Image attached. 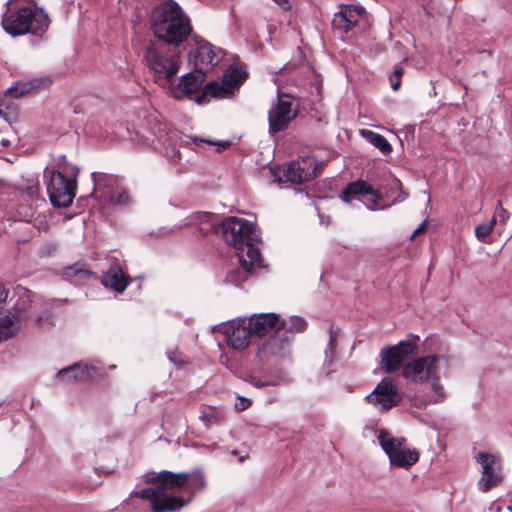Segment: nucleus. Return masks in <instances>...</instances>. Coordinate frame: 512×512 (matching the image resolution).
<instances>
[{
  "mask_svg": "<svg viewBox=\"0 0 512 512\" xmlns=\"http://www.w3.org/2000/svg\"><path fill=\"white\" fill-rule=\"evenodd\" d=\"M145 480L147 483L156 484V487L133 491L130 496L148 500L153 512H177L196 492L206 487L201 470L190 473L162 470L146 474Z\"/></svg>",
  "mask_w": 512,
  "mask_h": 512,
  "instance_id": "f257e3e1",
  "label": "nucleus"
},
{
  "mask_svg": "<svg viewBox=\"0 0 512 512\" xmlns=\"http://www.w3.org/2000/svg\"><path fill=\"white\" fill-rule=\"evenodd\" d=\"M223 240L233 246L241 267L245 273H252L261 267V254L257 246L259 234L256 227L246 219L228 217L221 223ZM247 278L242 271H232L227 275L226 281L241 285Z\"/></svg>",
  "mask_w": 512,
  "mask_h": 512,
  "instance_id": "f03ea898",
  "label": "nucleus"
},
{
  "mask_svg": "<svg viewBox=\"0 0 512 512\" xmlns=\"http://www.w3.org/2000/svg\"><path fill=\"white\" fill-rule=\"evenodd\" d=\"M149 25L154 37L176 48L185 43L193 28L189 17L174 0H162L151 11Z\"/></svg>",
  "mask_w": 512,
  "mask_h": 512,
  "instance_id": "7ed1b4c3",
  "label": "nucleus"
},
{
  "mask_svg": "<svg viewBox=\"0 0 512 512\" xmlns=\"http://www.w3.org/2000/svg\"><path fill=\"white\" fill-rule=\"evenodd\" d=\"M442 363H447L444 355H427L416 358L403 366L402 375L406 380L416 384H431L432 394L427 400L418 396L414 398L416 407L423 408L427 403H439L445 399V390L440 383L439 375Z\"/></svg>",
  "mask_w": 512,
  "mask_h": 512,
  "instance_id": "20e7f679",
  "label": "nucleus"
},
{
  "mask_svg": "<svg viewBox=\"0 0 512 512\" xmlns=\"http://www.w3.org/2000/svg\"><path fill=\"white\" fill-rule=\"evenodd\" d=\"M1 25L12 37L32 34L42 37L47 32L50 19L47 13L37 6L18 4L9 0L8 8L2 16Z\"/></svg>",
  "mask_w": 512,
  "mask_h": 512,
  "instance_id": "39448f33",
  "label": "nucleus"
},
{
  "mask_svg": "<svg viewBox=\"0 0 512 512\" xmlns=\"http://www.w3.org/2000/svg\"><path fill=\"white\" fill-rule=\"evenodd\" d=\"M169 46L158 40H150L144 47L145 65L162 87L170 84L180 69L179 56Z\"/></svg>",
  "mask_w": 512,
  "mask_h": 512,
  "instance_id": "423d86ee",
  "label": "nucleus"
},
{
  "mask_svg": "<svg viewBox=\"0 0 512 512\" xmlns=\"http://www.w3.org/2000/svg\"><path fill=\"white\" fill-rule=\"evenodd\" d=\"M377 439L380 446L388 455L391 465L410 468L419 460V452L410 448L403 437H394L385 430H379Z\"/></svg>",
  "mask_w": 512,
  "mask_h": 512,
  "instance_id": "0eeeda50",
  "label": "nucleus"
},
{
  "mask_svg": "<svg viewBox=\"0 0 512 512\" xmlns=\"http://www.w3.org/2000/svg\"><path fill=\"white\" fill-rule=\"evenodd\" d=\"M44 179L51 203L59 208L69 207L76 195V180L67 178L63 173L49 168L44 170Z\"/></svg>",
  "mask_w": 512,
  "mask_h": 512,
  "instance_id": "6e6552de",
  "label": "nucleus"
},
{
  "mask_svg": "<svg viewBox=\"0 0 512 512\" xmlns=\"http://www.w3.org/2000/svg\"><path fill=\"white\" fill-rule=\"evenodd\" d=\"M407 340L399 341L396 345L385 346L380 350V366L387 374L401 368L404 362L418 351L416 341L419 337L409 334Z\"/></svg>",
  "mask_w": 512,
  "mask_h": 512,
  "instance_id": "1a4fd4ad",
  "label": "nucleus"
},
{
  "mask_svg": "<svg viewBox=\"0 0 512 512\" xmlns=\"http://www.w3.org/2000/svg\"><path fill=\"white\" fill-rule=\"evenodd\" d=\"M298 113L294 99L289 94L278 95V100L268 112L269 132L278 133L286 129Z\"/></svg>",
  "mask_w": 512,
  "mask_h": 512,
  "instance_id": "9d476101",
  "label": "nucleus"
},
{
  "mask_svg": "<svg viewBox=\"0 0 512 512\" xmlns=\"http://www.w3.org/2000/svg\"><path fill=\"white\" fill-rule=\"evenodd\" d=\"M475 459L481 466V476L477 483L478 488L482 492H488L500 485L504 478L500 458L491 453L480 452Z\"/></svg>",
  "mask_w": 512,
  "mask_h": 512,
  "instance_id": "9b49d317",
  "label": "nucleus"
},
{
  "mask_svg": "<svg viewBox=\"0 0 512 512\" xmlns=\"http://www.w3.org/2000/svg\"><path fill=\"white\" fill-rule=\"evenodd\" d=\"M247 77V73L237 66H230L223 76L221 84L210 82L204 86L205 95L219 98H230Z\"/></svg>",
  "mask_w": 512,
  "mask_h": 512,
  "instance_id": "f8f14e48",
  "label": "nucleus"
},
{
  "mask_svg": "<svg viewBox=\"0 0 512 512\" xmlns=\"http://www.w3.org/2000/svg\"><path fill=\"white\" fill-rule=\"evenodd\" d=\"M219 331L224 334L227 345L236 350L247 348L253 336L247 318L232 320L219 328Z\"/></svg>",
  "mask_w": 512,
  "mask_h": 512,
  "instance_id": "ddd939ff",
  "label": "nucleus"
},
{
  "mask_svg": "<svg viewBox=\"0 0 512 512\" xmlns=\"http://www.w3.org/2000/svg\"><path fill=\"white\" fill-rule=\"evenodd\" d=\"M401 399L397 387L389 377L383 378L374 390L366 396V400L369 403L378 405L383 410H389L396 406Z\"/></svg>",
  "mask_w": 512,
  "mask_h": 512,
  "instance_id": "4468645a",
  "label": "nucleus"
},
{
  "mask_svg": "<svg viewBox=\"0 0 512 512\" xmlns=\"http://www.w3.org/2000/svg\"><path fill=\"white\" fill-rule=\"evenodd\" d=\"M318 175V164L316 160L307 156L296 161H292L284 169L285 180L294 184L311 181Z\"/></svg>",
  "mask_w": 512,
  "mask_h": 512,
  "instance_id": "2eb2a0df",
  "label": "nucleus"
},
{
  "mask_svg": "<svg viewBox=\"0 0 512 512\" xmlns=\"http://www.w3.org/2000/svg\"><path fill=\"white\" fill-rule=\"evenodd\" d=\"M194 41L196 47L189 52V61L194 64L195 68H202L204 73H207L219 61L216 48L197 36L194 37Z\"/></svg>",
  "mask_w": 512,
  "mask_h": 512,
  "instance_id": "dca6fc26",
  "label": "nucleus"
},
{
  "mask_svg": "<svg viewBox=\"0 0 512 512\" xmlns=\"http://www.w3.org/2000/svg\"><path fill=\"white\" fill-rule=\"evenodd\" d=\"M204 70L202 68H195L194 71L181 76L177 85L173 84V80L170 84H166L165 88H168L171 95L175 99H182L184 96L197 92L204 83L205 80Z\"/></svg>",
  "mask_w": 512,
  "mask_h": 512,
  "instance_id": "f3484780",
  "label": "nucleus"
},
{
  "mask_svg": "<svg viewBox=\"0 0 512 512\" xmlns=\"http://www.w3.org/2000/svg\"><path fill=\"white\" fill-rule=\"evenodd\" d=\"M28 318L25 304H16L8 314L0 318V341L13 337Z\"/></svg>",
  "mask_w": 512,
  "mask_h": 512,
  "instance_id": "a211bd4d",
  "label": "nucleus"
},
{
  "mask_svg": "<svg viewBox=\"0 0 512 512\" xmlns=\"http://www.w3.org/2000/svg\"><path fill=\"white\" fill-rule=\"evenodd\" d=\"M363 13L364 8L362 6L341 4L339 12L335 13L332 20L333 29L341 34L348 33L358 25Z\"/></svg>",
  "mask_w": 512,
  "mask_h": 512,
  "instance_id": "6ab92c4d",
  "label": "nucleus"
},
{
  "mask_svg": "<svg viewBox=\"0 0 512 512\" xmlns=\"http://www.w3.org/2000/svg\"><path fill=\"white\" fill-rule=\"evenodd\" d=\"M91 176L95 186L94 195L97 199L104 202L106 199H111L113 193L117 192L119 187L117 176L100 172H94Z\"/></svg>",
  "mask_w": 512,
  "mask_h": 512,
  "instance_id": "aec40b11",
  "label": "nucleus"
},
{
  "mask_svg": "<svg viewBox=\"0 0 512 512\" xmlns=\"http://www.w3.org/2000/svg\"><path fill=\"white\" fill-rule=\"evenodd\" d=\"M130 279L123 272L117 259H109V267L104 272L102 283L116 292H123L129 285Z\"/></svg>",
  "mask_w": 512,
  "mask_h": 512,
  "instance_id": "412c9836",
  "label": "nucleus"
},
{
  "mask_svg": "<svg viewBox=\"0 0 512 512\" xmlns=\"http://www.w3.org/2000/svg\"><path fill=\"white\" fill-rule=\"evenodd\" d=\"M251 327L252 335L262 337L273 331L275 328H280V317L275 313H261L254 314L247 318Z\"/></svg>",
  "mask_w": 512,
  "mask_h": 512,
  "instance_id": "4be33fe9",
  "label": "nucleus"
},
{
  "mask_svg": "<svg viewBox=\"0 0 512 512\" xmlns=\"http://www.w3.org/2000/svg\"><path fill=\"white\" fill-rule=\"evenodd\" d=\"M366 195H371L374 205H376V201L379 199L377 192L366 182L356 181L348 184L340 197L346 203H353L354 200L361 202L359 197ZM369 208L375 209L376 206H369Z\"/></svg>",
  "mask_w": 512,
  "mask_h": 512,
  "instance_id": "5701e85b",
  "label": "nucleus"
},
{
  "mask_svg": "<svg viewBox=\"0 0 512 512\" xmlns=\"http://www.w3.org/2000/svg\"><path fill=\"white\" fill-rule=\"evenodd\" d=\"M217 225V218L214 214L209 212H194L176 226L177 229H182L188 226H195L203 234L212 231Z\"/></svg>",
  "mask_w": 512,
  "mask_h": 512,
  "instance_id": "b1692460",
  "label": "nucleus"
},
{
  "mask_svg": "<svg viewBox=\"0 0 512 512\" xmlns=\"http://www.w3.org/2000/svg\"><path fill=\"white\" fill-rule=\"evenodd\" d=\"M94 373L93 367L76 363L61 369L57 377L64 381H88L93 378Z\"/></svg>",
  "mask_w": 512,
  "mask_h": 512,
  "instance_id": "393cba45",
  "label": "nucleus"
},
{
  "mask_svg": "<svg viewBox=\"0 0 512 512\" xmlns=\"http://www.w3.org/2000/svg\"><path fill=\"white\" fill-rule=\"evenodd\" d=\"M290 339L284 333L277 332L263 345V349L271 355H281L289 346Z\"/></svg>",
  "mask_w": 512,
  "mask_h": 512,
  "instance_id": "a878e982",
  "label": "nucleus"
},
{
  "mask_svg": "<svg viewBox=\"0 0 512 512\" xmlns=\"http://www.w3.org/2000/svg\"><path fill=\"white\" fill-rule=\"evenodd\" d=\"M360 133L370 144L378 148L384 155L391 152L392 147L390 143L381 134L366 129L360 130Z\"/></svg>",
  "mask_w": 512,
  "mask_h": 512,
  "instance_id": "bb28decb",
  "label": "nucleus"
},
{
  "mask_svg": "<svg viewBox=\"0 0 512 512\" xmlns=\"http://www.w3.org/2000/svg\"><path fill=\"white\" fill-rule=\"evenodd\" d=\"M40 81L19 82L7 90V95L12 98L23 97L39 88Z\"/></svg>",
  "mask_w": 512,
  "mask_h": 512,
  "instance_id": "cd10ccee",
  "label": "nucleus"
},
{
  "mask_svg": "<svg viewBox=\"0 0 512 512\" xmlns=\"http://www.w3.org/2000/svg\"><path fill=\"white\" fill-rule=\"evenodd\" d=\"M338 340V331L334 330L333 325L329 327V341L325 348V367H331L336 358V346Z\"/></svg>",
  "mask_w": 512,
  "mask_h": 512,
  "instance_id": "c85d7f7f",
  "label": "nucleus"
},
{
  "mask_svg": "<svg viewBox=\"0 0 512 512\" xmlns=\"http://www.w3.org/2000/svg\"><path fill=\"white\" fill-rule=\"evenodd\" d=\"M280 327L284 328L290 333H301L306 330L307 322L302 317L291 316L288 321L280 320Z\"/></svg>",
  "mask_w": 512,
  "mask_h": 512,
  "instance_id": "c756f323",
  "label": "nucleus"
},
{
  "mask_svg": "<svg viewBox=\"0 0 512 512\" xmlns=\"http://www.w3.org/2000/svg\"><path fill=\"white\" fill-rule=\"evenodd\" d=\"M496 225V217H492L488 222L481 223L475 227L476 238L483 243H490L489 236L491 235Z\"/></svg>",
  "mask_w": 512,
  "mask_h": 512,
  "instance_id": "7c9ffc66",
  "label": "nucleus"
},
{
  "mask_svg": "<svg viewBox=\"0 0 512 512\" xmlns=\"http://www.w3.org/2000/svg\"><path fill=\"white\" fill-rule=\"evenodd\" d=\"M105 203H112L115 205H124L129 202V195L127 192L123 189H120V187L117 188V192L113 193V196L111 199H106L104 201Z\"/></svg>",
  "mask_w": 512,
  "mask_h": 512,
  "instance_id": "2f4dec72",
  "label": "nucleus"
},
{
  "mask_svg": "<svg viewBox=\"0 0 512 512\" xmlns=\"http://www.w3.org/2000/svg\"><path fill=\"white\" fill-rule=\"evenodd\" d=\"M200 419L204 422V424L209 427L213 424H218L222 417L220 413L217 411L203 412L200 416Z\"/></svg>",
  "mask_w": 512,
  "mask_h": 512,
  "instance_id": "473e14b6",
  "label": "nucleus"
},
{
  "mask_svg": "<svg viewBox=\"0 0 512 512\" xmlns=\"http://www.w3.org/2000/svg\"><path fill=\"white\" fill-rule=\"evenodd\" d=\"M65 275L67 277L74 276L82 279L90 278L92 277V272L86 269H78L74 267H69L66 269Z\"/></svg>",
  "mask_w": 512,
  "mask_h": 512,
  "instance_id": "72a5a7b5",
  "label": "nucleus"
},
{
  "mask_svg": "<svg viewBox=\"0 0 512 512\" xmlns=\"http://www.w3.org/2000/svg\"><path fill=\"white\" fill-rule=\"evenodd\" d=\"M247 380L251 385H253L256 388H263L266 386H275L278 384V382H276V381L262 380L261 378H259L257 376H249Z\"/></svg>",
  "mask_w": 512,
  "mask_h": 512,
  "instance_id": "f704fd0d",
  "label": "nucleus"
},
{
  "mask_svg": "<svg viewBox=\"0 0 512 512\" xmlns=\"http://www.w3.org/2000/svg\"><path fill=\"white\" fill-rule=\"evenodd\" d=\"M494 217H496V219L499 218L500 223L503 225H505L507 223V221L509 220L510 213L508 212V210H506L502 207L501 200L498 201L496 215Z\"/></svg>",
  "mask_w": 512,
  "mask_h": 512,
  "instance_id": "c9c22d12",
  "label": "nucleus"
},
{
  "mask_svg": "<svg viewBox=\"0 0 512 512\" xmlns=\"http://www.w3.org/2000/svg\"><path fill=\"white\" fill-rule=\"evenodd\" d=\"M193 140L196 144L207 143V144H211V145H216V146H218V151L225 150L229 146V142H227V141L226 142H222V141L213 142L211 140H205L202 138H194Z\"/></svg>",
  "mask_w": 512,
  "mask_h": 512,
  "instance_id": "e433bc0d",
  "label": "nucleus"
},
{
  "mask_svg": "<svg viewBox=\"0 0 512 512\" xmlns=\"http://www.w3.org/2000/svg\"><path fill=\"white\" fill-rule=\"evenodd\" d=\"M238 400L239 402L235 404L237 411H244L251 405V401L247 398L239 397Z\"/></svg>",
  "mask_w": 512,
  "mask_h": 512,
  "instance_id": "4c0bfd02",
  "label": "nucleus"
},
{
  "mask_svg": "<svg viewBox=\"0 0 512 512\" xmlns=\"http://www.w3.org/2000/svg\"><path fill=\"white\" fill-rule=\"evenodd\" d=\"M26 194L30 197V198H37L38 197V194H39V185L38 184H34V185H30L26 188Z\"/></svg>",
  "mask_w": 512,
  "mask_h": 512,
  "instance_id": "58836bf2",
  "label": "nucleus"
},
{
  "mask_svg": "<svg viewBox=\"0 0 512 512\" xmlns=\"http://www.w3.org/2000/svg\"><path fill=\"white\" fill-rule=\"evenodd\" d=\"M8 297V291L5 289L4 285L0 283V310L2 309L3 304L6 302Z\"/></svg>",
  "mask_w": 512,
  "mask_h": 512,
  "instance_id": "ea45409f",
  "label": "nucleus"
},
{
  "mask_svg": "<svg viewBox=\"0 0 512 512\" xmlns=\"http://www.w3.org/2000/svg\"><path fill=\"white\" fill-rule=\"evenodd\" d=\"M391 88L396 91L401 85V78H394L390 76Z\"/></svg>",
  "mask_w": 512,
  "mask_h": 512,
  "instance_id": "a19ab883",
  "label": "nucleus"
},
{
  "mask_svg": "<svg viewBox=\"0 0 512 512\" xmlns=\"http://www.w3.org/2000/svg\"><path fill=\"white\" fill-rule=\"evenodd\" d=\"M425 227H426V224L425 222H423L422 224L419 225L418 228H416L414 230V232L412 233L411 235V239H414L418 234H420L421 232H423L425 230Z\"/></svg>",
  "mask_w": 512,
  "mask_h": 512,
  "instance_id": "79ce46f5",
  "label": "nucleus"
},
{
  "mask_svg": "<svg viewBox=\"0 0 512 512\" xmlns=\"http://www.w3.org/2000/svg\"><path fill=\"white\" fill-rule=\"evenodd\" d=\"M277 5H279L280 7L284 8V9H289L290 8V5H289V1L288 0H273Z\"/></svg>",
  "mask_w": 512,
  "mask_h": 512,
  "instance_id": "37998d69",
  "label": "nucleus"
},
{
  "mask_svg": "<svg viewBox=\"0 0 512 512\" xmlns=\"http://www.w3.org/2000/svg\"><path fill=\"white\" fill-rule=\"evenodd\" d=\"M402 74H403V69H402V67L397 66V67H395L394 72H393V74L391 75V77H394V78H401Z\"/></svg>",
  "mask_w": 512,
  "mask_h": 512,
  "instance_id": "c03bdc74",
  "label": "nucleus"
},
{
  "mask_svg": "<svg viewBox=\"0 0 512 512\" xmlns=\"http://www.w3.org/2000/svg\"><path fill=\"white\" fill-rule=\"evenodd\" d=\"M507 510H508L509 512H512V495H511V498H510L509 503H508V505H507Z\"/></svg>",
  "mask_w": 512,
  "mask_h": 512,
  "instance_id": "a18cd8bd",
  "label": "nucleus"
},
{
  "mask_svg": "<svg viewBox=\"0 0 512 512\" xmlns=\"http://www.w3.org/2000/svg\"><path fill=\"white\" fill-rule=\"evenodd\" d=\"M497 512H501V507H497Z\"/></svg>",
  "mask_w": 512,
  "mask_h": 512,
  "instance_id": "49530a36",
  "label": "nucleus"
}]
</instances>
